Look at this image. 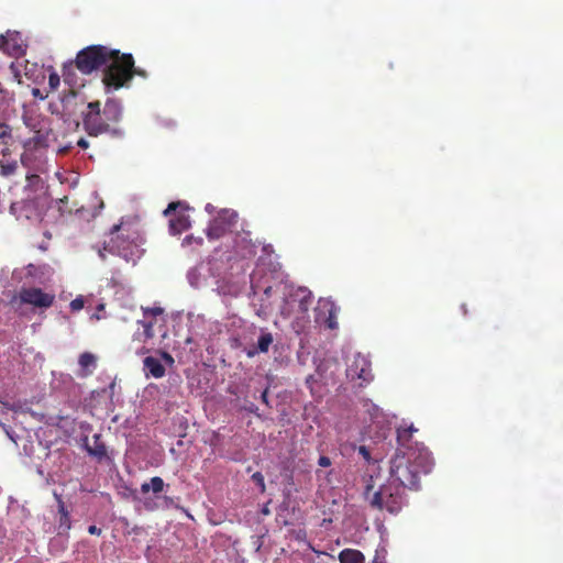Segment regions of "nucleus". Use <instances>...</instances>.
Returning <instances> with one entry per match:
<instances>
[{
    "instance_id": "obj_1",
    "label": "nucleus",
    "mask_w": 563,
    "mask_h": 563,
    "mask_svg": "<svg viewBox=\"0 0 563 563\" xmlns=\"http://www.w3.org/2000/svg\"><path fill=\"white\" fill-rule=\"evenodd\" d=\"M82 129L90 137L108 135L122 139L125 135L121 126L123 106L117 98H108L102 107L99 100L88 102L80 111Z\"/></svg>"
},
{
    "instance_id": "obj_2",
    "label": "nucleus",
    "mask_w": 563,
    "mask_h": 563,
    "mask_svg": "<svg viewBox=\"0 0 563 563\" xmlns=\"http://www.w3.org/2000/svg\"><path fill=\"white\" fill-rule=\"evenodd\" d=\"M374 488L373 477L371 476V483L366 484L365 497L368 499L369 505L373 508L379 510H387L391 515H397L406 504L405 489L399 485L389 482L386 485H382L378 490L374 492L371 496V490Z\"/></svg>"
},
{
    "instance_id": "obj_3",
    "label": "nucleus",
    "mask_w": 563,
    "mask_h": 563,
    "mask_svg": "<svg viewBox=\"0 0 563 563\" xmlns=\"http://www.w3.org/2000/svg\"><path fill=\"white\" fill-rule=\"evenodd\" d=\"M103 70L102 82L107 90H118L133 78V56L115 49Z\"/></svg>"
},
{
    "instance_id": "obj_4",
    "label": "nucleus",
    "mask_w": 563,
    "mask_h": 563,
    "mask_svg": "<svg viewBox=\"0 0 563 563\" xmlns=\"http://www.w3.org/2000/svg\"><path fill=\"white\" fill-rule=\"evenodd\" d=\"M424 462L427 460H389L390 482L404 489H417L421 474L429 472Z\"/></svg>"
},
{
    "instance_id": "obj_5",
    "label": "nucleus",
    "mask_w": 563,
    "mask_h": 563,
    "mask_svg": "<svg viewBox=\"0 0 563 563\" xmlns=\"http://www.w3.org/2000/svg\"><path fill=\"white\" fill-rule=\"evenodd\" d=\"M117 54L115 49L104 45H90L80 49L76 55V67L84 75H90L106 66Z\"/></svg>"
},
{
    "instance_id": "obj_6",
    "label": "nucleus",
    "mask_w": 563,
    "mask_h": 563,
    "mask_svg": "<svg viewBox=\"0 0 563 563\" xmlns=\"http://www.w3.org/2000/svg\"><path fill=\"white\" fill-rule=\"evenodd\" d=\"M55 295L45 292L37 287H22L18 295H14L10 305L19 310L22 305H31L34 308L47 309L54 305Z\"/></svg>"
},
{
    "instance_id": "obj_7",
    "label": "nucleus",
    "mask_w": 563,
    "mask_h": 563,
    "mask_svg": "<svg viewBox=\"0 0 563 563\" xmlns=\"http://www.w3.org/2000/svg\"><path fill=\"white\" fill-rule=\"evenodd\" d=\"M418 430L413 426L399 427L397 429L398 452L394 457H428V448L418 441H413V433Z\"/></svg>"
},
{
    "instance_id": "obj_8",
    "label": "nucleus",
    "mask_w": 563,
    "mask_h": 563,
    "mask_svg": "<svg viewBox=\"0 0 563 563\" xmlns=\"http://www.w3.org/2000/svg\"><path fill=\"white\" fill-rule=\"evenodd\" d=\"M189 210L190 207L186 201H173L167 206L163 213L165 217H169L170 234L178 235L191 227Z\"/></svg>"
},
{
    "instance_id": "obj_9",
    "label": "nucleus",
    "mask_w": 563,
    "mask_h": 563,
    "mask_svg": "<svg viewBox=\"0 0 563 563\" xmlns=\"http://www.w3.org/2000/svg\"><path fill=\"white\" fill-rule=\"evenodd\" d=\"M238 213L231 209L221 210L218 216L210 221L206 234L209 240H219L235 227Z\"/></svg>"
},
{
    "instance_id": "obj_10",
    "label": "nucleus",
    "mask_w": 563,
    "mask_h": 563,
    "mask_svg": "<svg viewBox=\"0 0 563 563\" xmlns=\"http://www.w3.org/2000/svg\"><path fill=\"white\" fill-rule=\"evenodd\" d=\"M76 59L69 60L63 65L62 68V77L65 84H67L70 89L68 92H65L62 97V103L64 110H68L71 103L77 104V100L79 99L78 92L73 88L77 85V75H76Z\"/></svg>"
},
{
    "instance_id": "obj_11",
    "label": "nucleus",
    "mask_w": 563,
    "mask_h": 563,
    "mask_svg": "<svg viewBox=\"0 0 563 563\" xmlns=\"http://www.w3.org/2000/svg\"><path fill=\"white\" fill-rule=\"evenodd\" d=\"M346 375L352 380L362 379L365 383L372 380L371 362L362 354H356L352 363L347 366Z\"/></svg>"
},
{
    "instance_id": "obj_12",
    "label": "nucleus",
    "mask_w": 563,
    "mask_h": 563,
    "mask_svg": "<svg viewBox=\"0 0 563 563\" xmlns=\"http://www.w3.org/2000/svg\"><path fill=\"white\" fill-rule=\"evenodd\" d=\"M82 444L87 452L93 457H108L106 443L102 441L100 433H93L92 435L85 434L81 438Z\"/></svg>"
},
{
    "instance_id": "obj_13",
    "label": "nucleus",
    "mask_w": 563,
    "mask_h": 563,
    "mask_svg": "<svg viewBox=\"0 0 563 563\" xmlns=\"http://www.w3.org/2000/svg\"><path fill=\"white\" fill-rule=\"evenodd\" d=\"M273 342V334L271 332L262 330L257 340V344L255 346H251L250 349H247L245 353L249 357H254L258 353H266L268 352Z\"/></svg>"
},
{
    "instance_id": "obj_14",
    "label": "nucleus",
    "mask_w": 563,
    "mask_h": 563,
    "mask_svg": "<svg viewBox=\"0 0 563 563\" xmlns=\"http://www.w3.org/2000/svg\"><path fill=\"white\" fill-rule=\"evenodd\" d=\"M143 364L147 376L151 375L154 378H162L165 375V367L159 360L147 356L144 358Z\"/></svg>"
},
{
    "instance_id": "obj_15",
    "label": "nucleus",
    "mask_w": 563,
    "mask_h": 563,
    "mask_svg": "<svg viewBox=\"0 0 563 563\" xmlns=\"http://www.w3.org/2000/svg\"><path fill=\"white\" fill-rule=\"evenodd\" d=\"M54 497H55V499L57 501V506H58V514H59L58 525H59V529H62L64 531H68L71 528V521H70L69 511L67 510V508L65 506V503L63 501L60 495H58L56 492H54Z\"/></svg>"
},
{
    "instance_id": "obj_16",
    "label": "nucleus",
    "mask_w": 563,
    "mask_h": 563,
    "mask_svg": "<svg viewBox=\"0 0 563 563\" xmlns=\"http://www.w3.org/2000/svg\"><path fill=\"white\" fill-rule=\"evenodd\" d=\"M340 563H365V555L356 549H344L339 555Z\"/></svg>"
},
{
    "instance_id": "obj_17",
    "label": "nucleus",
    "mask_w": 563,
    "mask_h": 563,
    "mask_svg": "<svg viewBox=\"0 0 563 563\" xmlns=\"http://www.w3.org/2000/svg\"><path fill=\"white\" fill-rule=\"evenodd\" d=\"M291 297L294 300L298 301L299 309L301 312L308 311L310 305L312 303V294L307 288H298Z\"/></svg>"
},
{
    "instance_id": "obj_18",
    "label": "nucleus",
    "mask_w": 563,
    "mask_h": 563,
    "mask_svg": "<svg viewBox=\"0 0 563 563\" xmlns=\"http://www.w3.org/2000/svg\"><path fill=\"white\" fill-rule=\"evenodd\" d=\"M164 487L165 483L163 478L154 476L150 479V482H144L141 485V493L145 495L152 490L155 495H157L164 490Z\"/></svg>"
},
{
    "instance_id": "obj_19",
    "label": "nucleus",
    "mask_w": 563,
    "mask_h": 563,
    "mask_svg": "<svg viewBox=\"0 0 563 563\" xmlns=\"http://www.w3.org/2000/svg\"><path fill=\"white\" fill-rule=\"evenodd\" d=\"M78 363L82 369H89L90 367H95L97 363L96 356L90 352H85L80 354Z\"/></svg>"
},
{
    "instance_id": "obj_20",
    "label": "nucleus",
    "mask_w": 563,
    "mask_h": 563,
    "mask_svg": "<svg viewBox=\"0 0 563 563\" xmlns=\"http://www.w3.org/2000/svg\"><path fill=\"white\" fill-rule=\"evenodd\" d=\"M327 325L329 329H336L338 328V321H336V308L332 305L329 310V316L327 319Z\"/></svg>"
},
{
    "instance_id": "obj_21",
    "label": "nucleus",
    "mask_w": 563,
    "mask_h": 563,
    "mask_svg": "<svg viewBox=\"0 0 563 563\" xmlns=\"http://www.w3.org/2000/svg\"><path fill=\"white\" fill-rule=\"evenodd\" d=\"M144 331H143V335L145 338V340H148V339H152L154 336V330H153V322L152 321H146V320H143V321H139Z\"/></svg>"
},
{
    "instance_id": "obj_22",
    "label": "nucleus",
    "mask_w": 563,
    "mask_h": 563,
    "mask_svg": "<svg viewBox=\"0 0 563 563\" xmlns=\"http://www.w3.org/2000/svg\"><path fill=\"white\" fill-rule=\"evenodd\" d=\"M85 306V300L82 296H78L75 299H73L69 303L70 310L73 312L80 311Z\"/></svg>"
},
{
    "instance_id": "obj_23",
    "label": "nucleus",
    "mask_w": 563,
    "mask_h": 563,
    "mask_svg": "<svg viewBox=\"0 0 563 563\" xmlns=\"http://www.w3.org/2000/svg\"><path fill=\"white\" fill-rule=\"evenodd\" d=\"M192 243H195L197 246H201L203 244V239L200 238V236L195 238L194 235H187L183 240L181 245L183 246H190Z\"/></svg>"
},
{
    "instance_id": "obj_24",
    "label": "nucleus",
    "mask_w": 563,
    "mask_h": 563,
    "mask_svg": "<svg viewBox=\"0 0 563 563\" xmlns=\"http://www.w3.org/2000/svg\"><path fill=\"white\" fill-rule=\"evenodd\" d=\"M164 310L161 307L143 308L144 318L157 317L163 314Z\"/></svg>"
},
{
    "instance_id": "obj_25",
    "label": "nucleus",
    "mask_w": 563,
    "mask_h": 563,
    "mask_svg": "<svg viewBox=\"0 0 563 563\" xmlns=\"http://www.w3.org/2000/svg\"><path fill=\"white\" fill-rule=\"evenodd\" d=\"M60 77L57 73L53 71L48 76V86L52 90H56L59 87Z\"/></svg>"
},
{
    "instance_id": "obj_26",
    "label": "nucleus",
    "mask_w": 563,
    "mask_h": 563,
    "mask_svg": "<svg viewBox=\"0 0 563 563\" xmlns=\"http://www.w3.org/2000/svg\"><path fill=\"white\" fill-rule=\"evenodd\" d=\"M252 481L260 487L261 493L265 492L264 476L261 472H255L252 475Z\"/></svg>"
},
{
    "instance_id": "obj_27",
    "label": "nucleus",
    "mask_w": 563,
    "mask_h": 563,
    "mask_svg": "<svg viewBox=\"0 0 563 563\" xmlns=\"http://www.w3.org/2000/svg\"><path fill=\"white\" fill-rule=\"evenodd\" d=\"M10 136H11V128L5 123L0 122V140H4Z\"/></svg>"
},
{
    "instance_id": "obj_28",
    "label": "nucleus",
    "mask_w": 563,
    "mask_h": 563,
    "mask_svg": "<svg viewBox=\"0 0 563 563\" xmlns=\"http://www.w3.org/2000/svg\"><path fill=\"white\" fill-rule=\"evenodd\" d=\"M0 49L3 51V52H9L10 51L9 40L3 34L0 35Z\"/></svg>"
},
{
    "instance_id": "obj_29",
    "label": "nucleus",
    "mask_w": 563,
    "mask_h": 563,
    "mask_svg": "<svg viewBox=\"0 0 563 563\" xmlns=\"http://www.w3.org/2000/svg\"><path fill=\"white\" fill-rule=\"evenodd\" d=\"M164 504L167 508H170V507L177 508L178 507L176 499L174 497H169V496H164Z\"/></svg>"
},
{
    "instance_id": "obj_30",
    "label": "nucleus",
    "mask_w": 563,
    "mask_h": 563,
    "mask_svg": "<svg viewBox=\"0 0 563 563\" xmlns=\"http://www.w3.org/2000/svg\"><path fill=\"white\" fill-rule=\"evenodd\" d=\"M77 145L82 148V150H86L89 147V142L85 139V137H80L78 141H77Z\"/></svg>"
},
{
    "instance_id": "obj_31",
    "label": "nucleus",
    "mask_w": 563,
    "mask_h": 563,
    "mask_svg": "<svg viewBox=\"0 0 563 563\" xmlns=\"http://www.w3.org/2000/svg\"><path fill=\"white\" fill-rule=\"evenodd\" d=\"M357 450H358V453H360L361 455H363V457H371V453H369V451L366 449V446L361 445V446H358V448H357Z\"/></svg>"
},
{
    "instance_id": "obj_32",
    "label": "nucleus",
    "mask_w": 563,
    "mask_h": 563,
    "mask_svg": "<svg viewBox=\"0 0 563 563\" xmlns=\"http://www.w3.org/2000/svg\"><path fill=\"white\" fill-rule=\"evenodd\" d=\"M261 400L265 404V405H269L268 402V388H265L262 394H261Z\"/></svg>"
},
{
    "instance_id": "obj_33",
    "label": "nucleus",
    "mask_w": 563,
    "mask_h": 563,
    "mask_svg": "<svg viewBox=\"0 0 563 563\" xmlns=\"http://www.w3.org/2000/svg\"><path fill=\"white\" fill-rule=\"evenodd\" d=\"M88 532L90 534H97V536H100L101 534V529L96 527V526H89L88 527Z\"/></svg>"
},
{
    "instance_id": "obj_34",
    "label": "nucleus",
    "mask_w": 563,
    "mask_h": 563,
    "mask_svg": "<svg viewBox=\"0 0 563 563\" xmlns=\"http://www.w3.org/2000/svg\"><path fill=\"white\" fill-rule=\"evenodd\" d=\"M141 76V77H146V71L143 70V69H140V68H136L134 65H133V77L134 76Z\"/></svg>"
},
{
    "instance_id": "obj_35",
    "label": "nucleus",
    "mask_w": 563,
    "mask_h": 563,
    "mask_svg": "<svg viewBox=\"0 0 563 563\" xmlns=\"http://www.w3.org/2000/svg\"><path fill=\"white\" fill-rule=\"evenodd\" d=\"M162 356H163V358H164L166 362H168V363H174V358L172 357V355H170L169 353H167V352H163V353H162Z\"/></svg>"
},
{
    "instance_id": "obj_36",
    "label": "nucleus",
    "mask_w": 563,
    "mask_h": 563,
    "mask_svg": "<svg viewBox=\"0 0 563 563\" xmlns=\"http://www.w3.org/2000/svg\"><path fill=\"white\" fill-rule=\"evenodd\" d=\"M319 465L322 467H329L331 465V460H318Z\"/></svg>"
},
{
    "instance_id": "obj_37",
    "label": "nucleus",
    "mask_w": 563,
    "mask_h": 563,
    "mask_svg": "<svg viewBox=\"0 0 563 563\" xmlns=\"http://www.w3.org/2000/svg\"><path fill=\"white\" fill-rule=\"evenodd\" d=\"M112 249H115L118 251L119 254H122L124 251L128 250V246H120L119 244L118 245H113Z\"/></svg>"
},
{
    "instance_id": "obj_38",
    "label": "nucleus",
    "mask_w": 563,
    "mask_h": 563,
    "mask_svg": "<svg viewBox=\"0 0 563 563\" xmlns=\"http://www.w3.org/2000/svg\"><path fill=\"white\" fill-rule=\"evenodd\" d=\"M268 504H269V503H267V504L262 508V510H261V512H262L264 516H268V515L271 514V510H269V508H268Z\"/></svg>"
},
{
    "instance_id": "obj_39",
    "label": "nucleus",
    "mask_w": 563,
    "mask_h": 563,
    "mask_svg": "<svg viewBox=\"0 0 563 563\" xmlns=\"http://www.w3.org/2000/svg\"><path fill=\"white\" fill-rule=\"evenodd\" d=\"M368 462H372L369 465L373 467V468H377L378 467V462L380 460H377V459H374V460H367Z\"/></svg>"
},
{
    "instance_id": "obj_40",
    "label": "nucleus",
    "mask_w": 563,
    "mask_h": 563,
    "mask_svg": "<svg viewBox=\"0 0 563 563\" xmlns=\"http://www.w3.org/2000/svg\"><path fill=\"white\" fill-rule=\"evenodd\" d=\"M73 146L69 144V145H65L64 147H62L59 150L60 153H67Z\"/></svg>"
},
{
    "instance_id": "obj_41",
    "label": "nucleus",
    "mask_w": 563,
    "mask_h": 563,
    "mask_svg": "<svg viewBox=\"0 0 563 563\" xmlns=\"http://www.w3.org/2000/svg\"><path fill=\"white\" fill-rule=\"evenodd\" d=\"M256 410H257V407H256L255 405H253V404H252V405H251V407L249 408V411H251V412H253V413H255V412H256Z\"/></svg>"
},
{
    "instance_id": "obj_42",
    "label": "nucleus",
    "mask_w": 563,
    "mask_h": 563,
    "mask_svg": "<svg viewBox=\"0 0 563 563\" xmlns=\"http://www.w3.org/2000/svg\"><path fill=\"white\" fill-rule=\"evenodd\" d=\"M144 505H145L146 509H150V510H153V509H154V507H153V506H151V505H150V503H147V501H145V504H144Z\"/></svg>"
},
{
    "instance_id": "obj_43",
    "label": "nucleus",
    "mask_w": 563,
    "mask_h": 563,
    "mask_svg": "<svg viewBox=\"0 0 563 563\" xmlns=\"http://www.w3.org/2000/svg\"><path fill=\"white\" fill-rule=\"evenodd\" d=\"M38 92H40V90H38V89H34V90H33V95H34V96H38Z\"/></svg>"
},
{
    "instance_id": "obj_44",
    "label": "nucleus",
    "mask_w": 563,
    "mask_h": 563,
    "mask_svg": "<svg viewBox=\"0 0 563 563\" xmlns=\"http://www.w3.org/2000/svg\"><path fill=\"white\" fill-rule=\"evenodd\" d=\"M311 378H312L311 376L307 378V384H309V383H310V379H311Z\"/></svg>"
}]
</instances>
